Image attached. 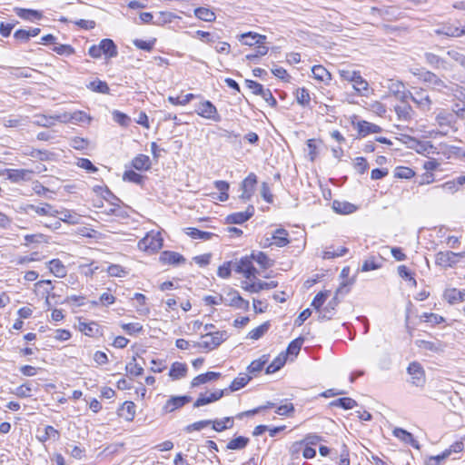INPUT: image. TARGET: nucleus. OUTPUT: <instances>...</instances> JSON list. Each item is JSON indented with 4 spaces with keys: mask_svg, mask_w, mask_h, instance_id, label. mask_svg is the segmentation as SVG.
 <instances>
[{
    "mask_svg": "<svg viewBox=\"0 0 465 465\" xmlns=\"http://www.w3.org/2000/svg\"><path fill=\"white\" fill-rule=\"evenodd\" d=\"M134 299L136 300L139 303L137 307V312L140 315H147L150 312V309L145 306L146 297L139 292L134 293Z\"/></svg>",
    "mask_w": 465,
    "mask_h": 465,
    "instance_id": "nucleus-57",
    "label": "nucleus"
},
{
    "mask_svg": "<svg viewBox=\"0 0 465 465\" xmlns=\"http://www.w3.org/2000/svg\"><path fill=\"white\" fill-rule=\"evenodd\" d=\"M465 252H454L451 251L439 252L435 256L436 264L442 267H452L458 262V258Z\"/></svg>",
    "mask_w": 465,
    "mask_h": 465,
    "instance_id": "nucleus-7",
    "label": "nucleus"
},
{
    "mask_svg": "<svg viewBox=\"0 0 465 465\" xmlns=\"http://www.w3.org/2000/svg\"><path fill=\"white\" fill-rule=\"evenodd\" d=\"M125 370L130 375L133 376H141L143 373V368L136 362L135 356H134L133 360L126 364Z\"/></svg>",
    "mask_w": 465,
    "mask_h": 465,
    "instance_id": "nucleus-52",
    "label": "nucleus"
},
{
    "mask_svg": "<svg viewBox=\"0 0 465 465\" xmlns=\"http://www.w3.org/2000/svg\"><path fill=\"white\" fill-rule=\"evenodd\" d=\"M195 112L203 118L212 120L213 122L221 121V115L218 114L217 108L210 101L201 103Z\"/></svg>",
    "mask_w": 465,
    "mask_h": 465,
    "instance_id": "nucleus-6",
    "label": "nucleus"
},
{
    "mask_svg": "<svg viewBox=\"0 0 465 465\" xmlns=\"http://www.w3.org/2000/svg\"><path fill=\"white\" fill-rule=\"evenodd\" d=\"M151 160L145 154H138L132 161V166L138 171H147L151 168Z\"/></svg>",
    "mask_w": 465,
    "mask_h": 465,
    "instance_id": "nucleus-32",
    "label": "nucleus"
},
{
    "mask_svg": "<svg viewBox=\"0 0 465 465\" xmlns=\"http://www.w3.org/2000/svg\"><path fill=\"white\" fill-rule=\"evenodd\" d=\"M277 286H278V282H273V281H272L270 282L260 281L258 282H252V283H248L247 282H242V288L250 292H259L262 290L273 289V288H276Z\"/></svg>",
    "mask_w": 465,
    "mask_h": 465,
    "instance_id": "nucleus-20",
    "label": "nucleus"
},
{
    "mask_svg": "<svg viewBox=\"0 0 465 465\" xmlns=\"http://www.w3.org/2000/svg\"><path fill=\"white\" fill-rule=\"evenodd\" d=\"M444 298L450 304L465 301V289L459 291L456 288L448 289L444 292Z\"/></svg>",
    "mask_w": 465,
    "mask_h": 465,
    "instance_id": "nucleus-28",
    "label": "nucleus"
},
{
    "mask_svg": "<svg viewBox=\"0 0 465 465\" xmlns=\"http://www.w3.org/2000/svg\"><path fill=\"white\" fill-rule=\"evenodd\" d=\"M79 330L88 336H94L99 331V325L95 322H79Z\"/></svg>",
    "mask_w": 465,
    "mask_h": 465,
    "instance_id": "nucleus-48",
    "label": "nucleus"
},
{
    "mask_svg": "<svg viewBox=\"0 0 465 465\" xmlns=\"http://www.w3.org/2000/svg\"><path fill=\"white\" fill-rule=\"evenodd\" d=\"M25 210L27 213L30 211H34L35 213H36L39 215H47L48 213H51L52 205L47 203H42V206L27 204L26 207L25 208Z\"/></svg>",
    "mask_w": 465,
    "mask_h": 465,
    "instance_id": "nucleus-49",
    "label": "nucleus"
},
{
    "mask_svg": "<svg viewBox=\"0 0 465 465\" xmlns=\"http://www.w3.org/2000/svg\"><path fill=\"white\" fill-rule=\"evenodd\" d=\"M288 235L289 233L285 229L279 228L272 233V239L274 241L276 246L283 247L290 242Z\"/></svg>",
    "mask_w": 465,
    "mask_h": 465,
    "instance_id": "nucleus-35",
    "label": "nucleus"
},
{
    "mask_svg": "<svg viewBox=\"0 0 465 465\" xmlns=\"http://www.w3.org/2000/svg\"><path fill=\"white\" fill-rule=\"evenodd\" d=\"M395 112L398 119L401 121H409L412 118L413 110L409 104H401L395 106Z\"/></svg>",
    "mask_w": 465,
    "mask_h": 465,
    "instance_id": "nucleus-34",
    "label": "nucleus"
},
{
    "mask_svg": "<svg viewBox=\"0 0 465 465\" xmlns=\"http://www.w3.org/2000/svg\"><path fill=\"white\" fill-rule=\"evenodd\" d=\"M193 98H195V94H185L184 96H177V97H173V96H169L168 97V101L173 104V105H185L187 104L190 101H192Z\"/></svg>",
    "mask_w": 465,
    "mask_h": 465,
    "instance_id": "nucleus-62",
    "label": "nucleus"
},
{
    "mask_svg": "<svg viewBox=\"0 0 465 465\" xmlns=\"http://www.w3.org/2000/svg\"><path fill=\"white\" fill-rule=\"evenodd\" d=\"M256 184L257 176L251 173L241 183L242 193L240 199L244 202L250 201L254 193Z\"/></svg>",
    "mask_w": 465,
    "mask_h": 465,
    "instance_id": "nucleus-8",
    "label": "nucleus"
},
{
    "mask_svg": "<svg viewBox=\"0 0 465 465\" xmlns=\"http://www.w3.org/2000/svg\"><path fill=\"white\" fill-rule=\"evenodd\" d=\"M330 291H322L315 295L311 305L316 310L320 311L327 298L329 297Z\"/></svg>",
    "mask_w": 465,
    "mask_h": 465,
    "instance_id": "nucleus-54",
    "label": "nucleus"
},
{
    "mask_svg": "<svg viewBox=\"0 0 465 465\" xmlns=\"http://www.w3.org/2000/svg\"><path fill=\"white\" fill-rule=\"evenodd\" d=\"M5 173L12 183H19L29 181L34 172L27 169H5Z\"/></svg>",
    "mask_w": 465,
    "mask_h": 465,
    "instance_id": "nucleus-17",
    "label": "nucleus"
},
{
    "mask_svg": "<svg viewBox=\"0 0 465 465\" xmlns=\"http://www.w3.org/2000/svg\"><path fill=\"white\" fill-rule=\"evenodd\" d=\"M156 39L153 38L152 40L145 41L142 39H134L133 41V45L141 50L150 52L153 50L154 45H155Z\"/></svg>",
    "mask_w": 465,
    "mask_h": 465,
    "instance_id": "nucleus-59",
    "label": "nucleus"
},
{
    "mask_svg": "<svg viewBox=\"0 0 465 465\" xmlns=\"http://www.w3.org/2000/svg\"><path fill=\"white\" fill-rule=\"evenodd\" d=\"M425 63L435 70L450 71L452 65L443 57L431 53L425 52L423 54Z\"/></svg>",
    "mask_w": 465,
    "mask_h": 465,
    "instance_id": "nucleus-5",
    "label": "nucleus"
},
{
    "mask_svg": "<svg viewBox=\"0 0 465 465\" xmlns=\"http://www.w3.org/2000/svg\"><path fill=\"white\" fill-rule=\"evenodd\" d=\"M50 272L56 277L63 278L66 275V268L59 259H53L48 262Z\"/></svg>",
    "mask_w": 465,
    "mask_h": 465,
    "instance_id": "nucleus-36",
    "label": "nucleus"
},
{
    "mask_svg": "<svg viewBox=\"0 0 465 465\" xmlns=\"http://www.w3.org/2000/svg\"><path fill=\"white\" fill-rule=\"evenodd\" d=\"M187 371L188 368L185 363L175 361L171 366L169 376L173 380H180L186 376Z\"/></svg>",
    "mask_w": 465,
    "mask_h": 465,
    "instance_id": "nucleus-29",
    "label": "nucleus"
},
{
    "mask_svg": "<svg viewBox=\"0 0 465 465\" xmlns=\"http://www.w3.org/2000/svg\"><path fill=\"white\" fill-rule=\"evenodd\" d=\"M287 355L280 354L266 368V373L271 374L279 371L286 362Z\"/></svg>",
    "mask_w": 465,
    "mask_h": 465,
    "instance_id": "nucleus-42",
    "label": "nucleus"
},
{
    "mask_svg": "<svg viewBox=\"0 0 465 465\" xmlns=\"http://www.w3.org/2000/svg\"><path fill=\"white\" fill-rule=\"evenodd\" d=\"M415 175V172L406 166H399L395 169L394 176L401 179H411Z\"/></svg>",
    "mask_w": 465,
    "mask_h": 465,
    "instance_id": "nucleus-60",
    "label": "nucleus"
},
{
    "mask_svg": "<svg viewBox=\"0 0 465 465\" xmlns=\"http://www.w3.org/2000/svg\"><path fill=\"white\" fill-rule=\"evenodd\" d=\"M393 435L396 438L400 439L401 440L404 441L405 443L411 445L412 447H414L416 449L420 448L418 441L414 439L413 435L404 429L395 428L393 430Z\"/></svg>",
    "mask_w": 465,
    "mask_h": 465,
    "instance_id": "nucleus-24",
    "label": "nucleus"
},
{
    "mask_svg": "<svg viewBox=\"0 0 465 465\" xmlns=\"http://www.w3.org/2000/svg\"><path fill=\"white\" fill-rule=\"evenodd\" d=\"M227 393V389L224 390H217L209 395L201 393L200 396L197 398V400L193 403L194 408H199L203 405L214 402L221 398L223 397V395Z\"/></svg>",
    "mask_w": 465,
    "mask_h": 465,
    "instance_id": "nucleus-16",
    "label": "nucleus"
},
{
    "mask_svg": "<svg viewBox=\"0 0 465 465\" xmlns=\"http://www.w3.org/2000/svg\"><path fill=\"white\" fill-rule=\"evenodd\" d=\"M254 211H255L254 206L249 205L245 212H239V213H234L229 214L225 218L226 223L242 224L253 216Z\"/></svg>",
    "mask_w": 465,
    "mask_h": 465,
    "instance_id": "nucleus-12",
    "label": "nucleus"
},
{
    "mask_svg": "<svg viewBox=\"0 0 465 465\" xmlns=\"http://www.w3.org/2000/svg\"><path fill=\"white\" fill-rule=\"evenodd\" d=\"M15 14L24 20L32 21L34 19H41L43 15L41 12L33 9H25V8H15Z\"/></svg>",
    "mask_w": 465,
    "mask_h": 465,
    "instance_id": "nucleus-33",
    "label": "nucleus"
},
{
    "mask_svg": "<svg viewBox=\"0 0 465 465\" xmlns=\"http://www.w3.org/2000/svg\"><path fill=\"white\" fill-rule=\"evenodd\" d=\"M100 49L102 51V54H104L107 59L116 57L118 54L116 45L109 38H104L100 41Z\"/></svg>",
    "mask_w": 465,
    "mask_h": 465,
    "instance_id": "nucleus-22",
    "label": "nucleus"
},
{
    "mask_svg": "<svg viewBox=\"0 0 465 465\" xmlns=\"http://www.w3.org/2000/svg\"><path fill=\"white\" fill-rule=\"evenodd\" d=\"M330 404L332 407H340L343 410H351L357 406L356 401L349 397L337 399L332 401Z\"/></svg>",
    "mask_w": 465,
    "mask_h": 465,
    "instance_id": "nucleus-43",
    "label": "nucleus"
},
{
    "mask_svg": "<svg viewBox=\"0 0 465 465\" xmlns=\"http://www.w3.org/2000/svg\"><path fill=\"white\" fill-rule=\"evenodd\" d=\"M61 116H66V123L73 122L74 124L84 122L85 120H90L87 114L82 111H77L73 114H63Z\"/></svg>",
    "mask_w": 465,
    "mask_h": 465,
    "instance_id": "nucleus-56",
    "label": "nucleus"
},
{
    "mask_svg": "<svg viewBox=\"0 0 465 465\" xmlns=\"http://www.w3.org/2000/svg\"><path fill=\"white\" fill-rule=\"evenodd\" d=\"M268 51L269 47L266 45V44H262L261 45L256 46L253 53L246 54L245 59L248 61L256 62L257 59L265 55L268 53Z\"/></svg>",
    "mask_w": 465,
    "mask_h": 465,
    "instance_id": "nucleus-45",
    "label": "nucleus"
},
{
    "mask_svg": "<svg viewBox=\"0 0 465 465\" xmlns=\"http://www.w3.org/2000/svg\"><path fill=\"white\" fill-rule=\"evenodd\" d=\"M222 376L220 372L208 371L206 373L200 374L194 377L191 381L192 387H197L201 384H204L208 381L219 379Z\"/></svg>",
    "mask_w": 465,
    "mask_h": 465,
    "instance_id": "nucleus-26",
    "label": "nucleus"
},
{
    "mask_svg": "<svg viewBox=\"0 0 465 465\" xmlns=\"http://www.w3.org/2000/svg\"><path fill=\"white\" fill-rule=\"evenodd\" d=\"M59 438V432L53 426L47 425L45 428L44 434L39 437V440L43 442L46 441L49 439L57 440Z\"/></svg>",
    "mask_w": 465,
    "mask_h": 465,
    "instance_id": "nucleus-63",
    "label": "nucleus"
},
{
    "mask_svg": "<svg viewBox=\"0 0 465 465\" xmlns=\"http://www.w3.org/2000/svg\"><path fill=\"white\" fill-rule=\"evenodd\" d=\"M228 295L232 296L228 305L243 310L249 309V302L244 300L236 290L231 289Z\"/></svg>",
    "mask_w": 465,
    "mask_h": 465,
    "instance_id": "nucleus-25",
    "label": "nucleus"
},
{
    "mask_svg": "<svg viewBox=\"0 0 465 465\" xmlns=\"http://www.w3.org/2000/svg\"><path fill=\"white\" fill-rule=\"evenodd\" d=\"M268 355H262L260 359L252 361L247 370L250 373L261 371L268 361Z\"/></svg>",
    "mask_w": 465,
    "mask_h": 465,
    "instance_id": "nucleus-47",
    "label": "nucleus"
},
{
    "mask_svg": "<svg viewBox=\"0 0 465 465\" xmlns=\"http://www.w3.org/2000/svg\"><path fill=\"white\" fill-rule=\"evenodd\" d=\"M212 420H203L199 421H195L192 424L187 425L184 428V431L187 433H191L194 430H201L204 429L205 427L211 425Z\"/></svg>",
    "mask_w": 465,
    "mask_h": 465,
    "instance_id": "nucleus-61",
    "label": "nucleus"
},
{
    "mask_svg": "<svg viewBox=\"0 0 465 465\" xmlns=\"http://www.w3.org/2000/svg\"><path fill=\"white\" fill-rule=\"evenodd\" d=\"M66 116H61V114L50 115L36 114L34 116L33 124L42 127H51L54 124L55 121L66 123Z\"/></svg>",
    "mask_w": 465,
    "mask_h": 465,
    "instance_id": "nucleus-14",
    "label": "nucleus"
},
{
    "mask_svg": "<svg viewBox=\"0 0 465 465\" xmlns=\"http://www.w3.org/2000/svg\"><path fill=\"white\" fill-rule=\"evenodd\" d=\"M415 344L421 350L429 351L435 353L443 352L446 347L445 344L439 340H417L415 341Z\"/></svg>",
    "mask_w": 465,
    "mask_h": 465,
    "instance_id": "nucleus-18",
    "label": "nucleus"
},
{
    "mask_svg": "<svg viewBox=\"0 0 465 465\" xmlns=\"http://www.w3.org/2000/svg\"><path fill=\"white\" fill-rule=\"evenodd\" d=\"M239 41L244 45H248V46H258V45H261L262 44H266V35H260L258 33H254V32H247V33H243V34H241L240 35L237 36Z\"/></svg>",
    "mask_w": 465,
    "mask_h": 465,
    "instance_id": "nucleus-10",
    "label": "nucleus"
},
{
    "mask_svg": "<svg viewBox=\"0 0 465 465\" xmlns=\"http://www.w3.org/2000/svg\"><path fill=\"white\" fill-rule=\"evenodd\" d=\"M405 17V14L396 6H381V18L384 21L394 22Z\"/></svg>",
    "mask_w": 465,
    "mask_h": 465,
    "instance_id": "nucleus-19",
    "label": "nucleus"
},
{
    "mask_svg": "<svg viewBox=\"0 0 465 465\" xmlns=\"http://www.w3.org/2000/svg\"><path fill=\"white\" fill-rule=\"evenodd\" d=\"M186 233L193 239L210 240L214 234L210 232L201 231L197 228H186Z\"/></svg>",
    "mask_w": 465,
    "mask_h": 465,
    "instance_id": "nucleus-46",
    "label": "nucleus"
},
{
    "mask_svg": "<svg viewBox=\"0 0 465 465\" xmlns=\"http://www.w3.org/2000/svg\"><path fill=\"white\" fill-rule=\"evenodd\" d=\"M59 220L69 224H78L80 223L81 216L75 213L65 210L61 212V216L59 217Z\"/></svg>",
    "mask_w": 465,
    "mask_h": 465,
    "instance_id": "nucleus-50",
    "label": "nucleus"
},
{
    "mask_svg": "<svg viewBox=\"0 0 465 465\" xmlns=\"http://www.w3.org/2000/svg\"><path fill=\"white\" fill-rule=\"evenodd\" d=\"M270 328V322H263L262 324H261L260 326L254 328L253 330H252L248 336L249 338L252 339V340H258L260 339L264 333H266L268 331Z\"/></svg>",
    "mask_w": 465,
    "mask_h": 465,
    "instance_id": "nucleus-53",
    "label": "nucleus"
},
{
    "mask_svg": "<svg viewBox=\"0 0 465 465\" xmlns=\"http://www.w3.org/2000/svg\"><path fill=\"white\" fill-rule=\"evenodd\" d=\"M411 100L423 111H429L432 104L430 96L423 90L416 92Z\"/></svg>",
    "mask_w": 465,
    "mask_h": 465,
    "instance_id": "nucleus-23",
    "label": "nucleus"
},
{
    "mask_svg": "<svg viewBox=\"0 0 465 465\" xmlns=\"http://www.w3.org/2000/svg\"><path fill=\"white\" fill-rule=\"evenodd\" d=\"M312 73L315 79L320 80L322 82L327 83V82L331 81V74L322 65H314L312 68Z\"/></svg>",
    "mask_w": 465,
    "mask_h": 465,
    "instance_id": "nucleus-41",
    "label": "nucleus"
},
{
    "mask_svg": "<svg viewBox=\"0 0 465 465\" xmlns=\"http://www.w3.org/2000/svg\"><path fill=\"white\" fill-rule=\"evenodd\" d=\"M332 209L337 213L351 214L357 210V207L349 202L334 200L332 202Z\"/></svg>",
    "mask_w": 465,
    "mask_h": 465,
    "instance_id": "nucleus-27",
    "label": "nucleus"
},
{
    "mask_svg": "<svg viewBox=\"0 0 465 465\" xmlns=\"http://www.w3.org/2000/svg\"><path fill=\"white\" fill-rule=\"evenodd\" d=\"M250 440L247 437L244 436H238L234 439L231 440L227 445L226 449L231 450H241L246 448V446L249 444Z\"/></svg>",
    "mask_w": 465,
    "mask_h": 465,
    "instance_id": "nucleus-37",
    "label": "nucleus"
},
{
    "mask_svg": "<svg viewBox=\"0 0 465 465\" xmlns=\"http://www.w3.org/2000/svg\"><path fill=\"white\" fill-rule=\"evenodd\" d=\"M340 75L342 80L352 83V87L358 94L367 96L370 89L369 84L359 71L341 70Z\"/></svg>",
    "mask_w": 465,
    "mask_h": 465,
    "instance_id": "nucleus-2",
    "label": "nucleus"
},
{
    "mask_svg": "<svg viewBox=\"0 0 465 465\" xmlns=\"http://www.w3.org/2000/svg\"><path fill=\"white\" fill-rule=\"evenodd\" d=\"M407 371L411 377V383L413 385L417 387L424 385L426 381L425 372L420 363L417 361L410 363Z\"/></svg>",
    "mask_w": 465,
    "mask_h": 465,
    "instance_id": "nucleus-9",
    "label": "nucleus"
},
{
    "mask_svg": "<svg viewBox=\"0 0 465 465\" xmlns=\"http://www.w3.org/2000/svg\"><path fill=\"white\" fill-rule=\"evenodd\" d=\"M191 401L192 397L188 395L173 396L166 401V403L163 407V410L166 413L173 412L175 410L182 408L185 404L189 403Z\"/></svg>",
    "mask_w": 465,
    "mask_h": 465,
    "instance_id": "nucleus-13",
    "label": "nucleus"
},
{
    "mask_svg": "<svg viewBox=\"0 0 465 465\" xmlns=\"http://www.w3.org/2000/svg\"><path fill=\"white\" fill-rule=\"evenodd\" d=\"M163 240L156 236L146 235L143 239L139 242V247L145 249H151L152 251H156L160 249L163 245Z\"/></svg>",
    "mask_w": 465,
    "mask_h": 465,
    "instance_id": "nucleus-31",
    "label": "nucleus"
},
{
    "mask_svg": "<svg viewBox=\"0 0 465 465\" xmlns=\"http://www.w3.org/2000/svg\"><path fill=\"white\" fill-rule=\"evenodd\" d=\"M86 87L93 92L104 94H109L110 91L107 83L99 79L90 82Z\"/></svg>",
    "mask_w": 465,
    "mask_h": 465,
    "instance_id": "nucleus-40",
    "label": "nucleus"
},
{
    "mask_svg": "<svg viewBox=\"0 0 465 465\" xmlns=\"http://www.w3.org/2000/svg\"><path fill=\"white\" fill-rule=\"evenodd\" d=\"M252 380V377L248 374H240V376L236 377L232 383L230 384L229 388H227V391H236L240 389L243 388L250 381Z\"/></svg>",
    "mask_w": 465,
    "mask_h": 465,
    "instance_id": "nucleus-39",
    "label": "nucleus"
},
{
    "mask_svg": "<svg viewBox=\"0 0 465 465\" xmlns=\"http://www.w3.org/2000/svg\"><path fill=\"white\" fill-rule=\"evenodd\" d=\"M202 341L194 342L193 347L201 348L207 351H213L219 347L224 341L227 340L228 335L225 331H209L202 336Z\"/></svg>",
    "mask_w": 465,
    "mask_h": 465,
    "instance_id": "nucleus-3",
    "label": "nucleus"
},
{
    "mask_svg": "<svg viewBox=\"0 0 465 465\" xmlns=\"http://www.w3.org/2000/svg\"><path fill=\"white\" fill-rule=\"evenodd\" d=\"M235 271L239 273H243L247 279H251L252 277L255 278V275L258 272L252 264L251 255L242 257L238 262Z\"/></svg>",
    "mask_w": 465,
    "mask_h": 465,
    "instance_id": "nucleus-11",
    "label": "nucleus"
},
{
    "mask_svg": "<svg viewBox=\"0 0 465 465\" xmlns=\"http://www.w3.org/2000/svg\"><path fill=\"white\" fill-rule=\"evenodd\" d=\"M296 100L299 104L303 107L309 106L311 97L308 89L302 87L298 88L296 91Z\"/></svg>",
    "mask_w": 465,
    "mask_h": 465,
    "instance_id": "nucleus-51",
    "label": "nucleus"
},
{
    "mask_svg": "<svg viewBox=\"0 0 465 465\" xmlns=\"http://www.w3.org/2000/svg\"><path fill=\"white\" fill-rule=\"evenodd\" d=\"M136 406L133 401H126L119 409V416L127 421H132L135 416Z\"/></svg>",
    "mask_w": 465,
    "mask_h": 465,
    "instance_id": "nucleus-30",
    "label": "nucleus"
},
{
    "mask_svg": "<svg viewBox=\"0 0 465 465\" xmlns=\"http://www.w3.org/2000/svg\"><path fill=\"white\" fill-rule=\"evenodd\" d=\"M113 119L122 126H128L131 123V118L118 110L113 112Z\"/></svg>",
    "mask_w": 465,
    "mask_h": 465,
    "instance_id": "nucleus-64",
    "label": "nucleus"
},
{
    "mask_svg": "<svg viewBox=\"0 0 465 465\" xmlns=\"http://www.w3.org/2000/svg\"><path fill=\"white\" fill-rule=\"evenodd\" d=\"M143 176L139 174L138 173L128 170L124 173L123 179L124 181H128L136 184H143Z\"/></svg>",
    "mask_w": 465,
    "mask_h": 465,
    "instance_id": "nucleus-58",
    "label": "nucleus"
},
{
    "mask_svg": "<svg viewBox=\"0 0 465 465\" xmlns=\"http://www.w3.org/2000/svg\"><path fill=\"white\" fill-rule=\"evenodd\" d=\"M352 124L356 127L360 137H365L370 134H378L382 131L381 127L365 120L358 121Z\"/></svg>",
    "mask_w": 465,
    "mask_h": 465,
    "instance_id": "nucleus-15",
    "label": "nucleus"
},
{
    "mask_svg": "<svg viewBox=\"0 0 465 465\" xmlns=\"http://www.w3.org/2000/svg\"><path fill=\"white\" fill-rule=\"evenodd\" d=\"M303 341L304 339L302 337H298L292 341L286 349V354L297 355L301 351Z\"/></svg>",
    "mask_w": 465,
    "mask_h": 465,
    "instance_id": "nucleus-55",
    "label": "nucleus"
},
{
    "mask_svg": "<svg viewBox=\"0 0 465 465\" xmlns=\"http://www.w3.org/2000/svg\"><path fill=\"white\" fill-rule=\"evenodd\" d=\"M436 35H444L450 38H459L465 35V22L460 20H449L434 30Z\"/></svg>",
    "mask_w": 465,
    "mask_h": 465,
    "instance_id": "nucleus-1",
    "label": "nucleus"
},
{
    "mask_svg": "<svg viewBox=\"0 0 465 465\" xmlns=\"http://www.w3.org/2000/svg\"><path fill=\"white\" fill-rule=\"evenodd\" d=\"M413 74L418 75L423 82L429 84L433 90L442 92L444 89L449 88L446 83L431 71H424L421 73L414 72Z\"/></svg>",
    "mask_w": 465,
    "mask_h": 465,
    "instance_id": "nucleus-4",
    "label": "nucleus"
},
{
    "mask_svg": "<svg viewBox=\"0 0 465 465\" xmlns=\"http://www.w3.org/2000/svg\"><path fill=\"white\" fill-rule=\"evenodd\" d=\"M251 258L252 261H255L262 268L268 269L273 265V261L271 260L264 252H252L251 254Z\"/></svg>",
    "mask_w": 465,
    "mask_h": 465,
    "instance_id": "nucleus-38",
    "label": "nucleus"
},
{
    "mask_svg": "<svg viewBox=\"0 0 465 465\" xmlns=\"http://www.w3.org/2000/svg\"><path fill=\"white\" fill-rule=\"evenodd\" d=\"M194 15L197 18L205 21V22H213L215 20L216 15L214 12L206 7H198L194 10Z\"/></svg>",
    "mask_w": 465,
    "mask_h": 465,
    "instance_id": "nucleus-44",
    "label": "nucleus"
},
{
    "mask_svg": "<svg viewBox=\"0 0 465 465\" xmlns=\"http://www.w3.org/2000/svg\"><path fill=\"white\" fill-rule=\"evenodd\" d=\"M160 261L166 264L179 265L185 262V258L179 252L165 251L161 253Z\"/></svg>",
    "mask_w": 465,
    "mask_h": 465,
    "instance_id": "nucleus-21",
    "label": "nucleus"
}]
</instances>
